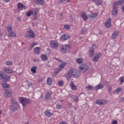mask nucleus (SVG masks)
I'll use <instances>...</instances> for the list:
<instances>
[{
    "instance_id": "nucleus-1",
    "label": "nucleus",
    "mask_w": 124,
    "mask_h": 124,
    "mask_svg": "<svg viewBox=\"0 0 124 124\" xmlns=\"http://www.w3.org/2000/svg\"><path fill=\"white\" fill-rule=\"evenodd\" d=\"M38 13H39V9L36 8L33 11L30 10L26 13V15L27 17H31V16L32 15L33 20L36 21V20H37V14H38Z\"/></svg>"
},
{
    "instance_id": "nucleus-2",
    "label": "nucleus",
    "mask_w": 124,
    "mask_h": 124,
    "mask_svg": "<svg viewBox=\"0 0 124 124\" xmlns=\"http://www.w3.org/2000/svg\"><path fill=\"white\" fill-rule=\"evenodd\" d=\"M19 100L23 107H27L28 104H30V103H31V101L27 98L20 97L19 98Z\"/></svg>"
},
{
    "instance_id": "nucleus-3",
    "label": "nucleus",
    "mask_w": 124,
    "mask_h": 124,
    "mask_svg": "<svg viewBox=\"0 0 124 124\" xmlns=\"http://www.w3.org/2000/svg\"><path fill=\"white\" fill-rule=\"evenodd\" d=\"M11 102L13 103V105L10 106V111H14L15 110H17V107H19L20 105L18 104L17 101H16L15 100L12 99Z\"/></svg>"
},
{
    "instance_id": "nucleus-4",
    "label": "nucleus",
    "mask_w": 124,
    "mask_h": 124,
    "mask_svg": "<svg viewBox=\"0 0 124 124\" xmlns=\"http://www.w3.org/2000/svg\"><path fill=\"white\" fill-rule=\"evenodd\" d=\"M7 31L9 33L8 34V36H9V37H15L16 36V33L13 32L12 31V26H8L7 27Z\"/></svg>"
},
{
    "instance_id": "nucleus-5",
    "label": "nucleus",
    "mask_w": 124,
    "mask_h": 124,
    "mask_svg": "<svg viewBox=\"0 0 124 124\" xmlns=\"http://www.w3.org/2000/svg\"><path fill=\"white\" fill-rule=\"evenodd\" d=\"M97 46L95 45H92V47H91L89 50V53H88V56L90 58H93V56H94V48L96 49L97 48Z\"/></svg>"
},
{
    "instance_id": "nucleus-6",
    "label": "nucleus",
    "mask_w": 124,
    "mask_h": 124,
    "mask_svg": "<svg viewBox=\"0 0 124 124\" xmlns=\"http://www.w3.org/2000/svg\"><path fill=\"white\" fill-rule=\"evenodd\" d=\"M89 68V67L88 65L83 63L79 66L78 69L79 71L81 72V73H84V72H86V71H87Z\"/></svg>"
},
{
    "instance_id": "nucleus-7",
    "label": "nucleus",
    "mask_w": 124,
    "mask_h": 124,
    "mask_svg": "<svg viewBox=\"0 0 124 124\" xmlns=\"http://www.w3.org/2000/svg\"><path fill=\"white\" fill-rule=\"evenodd\" d=\"M49 45L52 49H58L59 48V42L56 40L50 41Z\"/></svg>"
},
{
    "instance_id": "nucleus-8",
    "label": "nucleus",
    "mask_w": 124,
    "mask_h": 124,
    "mask_svg": "<svg viewBox=\"0 0 124 124\" xmlns=\"http://www.w3.org/2000/svg\"><path fill=\"white\" fill-rule=\"evenodd\" d=\"M25 35L27 38H31V39L35 37V34L32 30L27 31Z\"/></svg>"
},
{
    "instance_id": "nucleus-9",
    "label": "nucleus",
    "mask_w": 124,
    "mask_h": 124,
    "mask_svg": "<svg viewBox=\"0 0 124 124\" xmlns=\"http://www.w3.org/2000/svg\"><path fill=\"white\" fill-rule=\"evenodd\" d=\"M108 103V101L106 100L98 99L95 101V104H98L100 106H102V105H105V104H107Z\"/></svg>"
},
{
    "instance_id": "nucleus-10",
    "label": "nucleus",
    "mask_w": 124,
    "mask_h": 124,
    "mask_svg": "<svg viewBox=\"0 0 124 124\" xmlns=\"http://www.w3.org/2000/svg\"><path fill=\"white\" fill-rule=\"evenodd\" d=\"M66 65V63L65 62H63L62 64L59 65V67L56 69V71H55V73H58L62 70L64 68V66Z\"/></svg>"
},
{
    "instance_id": "nucleus-11",
    "label": "nucleus",
    "mask_w": 124,
    "mask_h": 124,
    "mask_svg": "<svg viewBox=\"0 0 124 124\" xmlns=\"http://www.w3.org/2000/svg\"><path fill=\"white\" fill-rule=\"evenodd\" d=\"M73 74V70L72 69H70L68 70V73L65 75V78L69 81L70 80V78H71V76H72Z\"/></svg>"
},
{
    "instance_id": "nucleus-12",
    "label": "nucleus",
    "mask_w": 124,
    "mask_h": 124,
    "mask_svg": "<svg viewBox=\"0 0 124 124\" xmlns=\"http://www.w3.org/2000/svg\"><path fill=\"white\" fill-rule=\"evenodd\" d=\"M70 48H71V47L67 45H63V46H61L62 52L64 54H65V53H67V49H70Z\"/></svg>"
},
{
    "instance_id": "nucleus-13",
    "label": "nucleus",
    "mask_w": 124,
    "mask_h": 124,
    "mask_svg": "<svg viewBox=\"0 0 124 124\" xmlns=\"http://www.w3.org/2000/svg\"><path fill=\"white\" fill-rule=\"evenodd\" d=\"M102 55V54H101V53L96 54L94 55V57L93 58V62H97V61H98V60H99V59L101 58Z\"/></svg>"
},
{
    "instance_id": "nucleus-14",
    "label": "nucleus",
    "mask_w": 124,
    "mask_h": 124,
    "mask_svg": "<svg viewBox=\"0 0 124 124\" xmlns=\"http://www.w3.org/2000/svg\"><path fill=\"white\" fill-rule=\"evenodd\" d=\"M3 71L5 72V73H14V71H13V70L7 67L3 68Z\"/></svg>"
},
{
    "instance_id": "nucleus-15",
    "label": "nucleus",
    "mask_w": 124,
    "mask_h": 124,
    "mask_svg": "<svg viewBox=\"0 0 124 124\" xmlns=\"http://www.w3.org/2000/svg\"><path fill=\"white\" fill-rule=\"evenodd\" d=\"M111 18H108L105 23V26L108 29L109 28H111Z\"/></svg>"
},
{
    "instance_id": "nucleus-16",
    "label": "nucleus",
    "mask_w": 124,
    "mask_h": 124,
    "mask_svg": "<svg viewBox=\"0 0 124 124\" xmlns=\"http://www.w3.org/2000/svg\"><path fill=\"white\" fill-rule=\"evenodd\" d=\"M72 76L75 78H78V77H80V74H79V72L77 70H73Z\"/></svg>"
},
{
    "instance_id": "nucleus-17",
    "label": "nucleus",
    "mask_w": 124,
    "mask_h": 124,
    "mask_svg": "<svg viewBox=\"0 0 124 124\" xmlns=\"http://www.w3.org/2000/svg\"><path fill=\"white\" fill-rule=\"evenodd\" d=\"M124 3V0H119L118 1H115L113 2V5L117 6V5L121 6L123 5Z\"/></svg>"
},
{
    "instance_id": "nucleus-18",
    "label": "nucleus",
    "mask_w": 124,
    "mask_h": 124,
    "mask_svg": "<svg viewBox=\"0 0 124 124\" xmlns=\"http://www.w3.org/2000/svg\"><path fill=\"white\" fill-rule=\"evenodd\" d=\"M70 85L72 91H77V85H76L73 81H71Z\"/></svg>"
},
{
    "instance_id": "nucleus-19",
    "label": "nucleus",
    "mask_w": 124,
    "mask_h": 124,
    "mask_svg": "<svg viewBox=\"0 0 124 124\" xmlns=\"http://www.w3.org/2000/svg\"><path fill=\"white\" fill-rule=\"evenodd\" d=\"M119 35V31H114L111 35V38L112 40H115L117 37Z\"/></svg>"
},
{
    "instance_id": "nucleus-20",
    "label": "nucleus",
    "mask_w": 124,
    "mask_h": 124,
    "mask_svg": "<svg viewBox=\"0 0 124 124\" xmlns=\"http://www.w3.org/2000/svg\"><path fill=\"white\" fill-rule=\"evenodd\" d=\"M70 37V36L67 34H63L62 35L61 39L62 40H67Z\"/></svg>"
},
{
    "instance_id": "nucleus-21",
    "label": "nucleus",
    "mask_w": 124,
    "mask_h": 124,
    "mask_svg": "<svg viewBox=\"0 0 124 124\" xmlns=\"http://www.w3.org/2000/svg\"><path fill=\"white\" fill-rule=\"evenodd\" d=\"M41 51V49H40V47L37 46L34 48V52L36 55H39L40 54V51Z\"/></svg>"
},
{
    "instance_id": "nucleus-22",
    "label": "nucleus",
    "mask_w": 124,
    "mask_h": 124,
    "mask_svg": "<svg viewBox=\"0 0 124 124\" xmlns=\"http://www.w3.org/2000/svg\"><path fill=\"white\" fill-rule=\"evenodd\" d=\"M116 6H114V8L112 10V15H113L114 16H116V15H118V11H119V9H118V8H116L115 7Z\"/></svg>"
},
{
    "instance_id": "nucleus-23",
    "label": "nucleus",
    "mask_w": 124,
    "mask_h": 124,
    "mask_svg": "<svg viewBox=\"0 0 124 124\" xmlns=\"http://www.w3.org/2000/svg\"><path fill=\"white\" fill-rule=\"evenodd\" d=\"M5 95L7 97H9L11 96V95H12V92H11V91L9 90H6L5 92Z\"/></svg>"
},
{
    "instance_id": "nucleus-24",
    "label": "nucleus",
    "mask_w": 124,
    "mask_h": 124,
    "mask_svg": "<svg viewBox=\"0 0 124 124\" xmlns=\"http://www.w3.org/2000/svg\"><path fill=\"white\" fill-rule=\"evenodd\" d=\"M17 7L18 9H21V10L27 9V8L26 7V6H25V5L22 4V3H18L17 5Z\"/></svg>"
},
{
    "instance_id": "nucleus-25",
    "label": "nucleus",
    "mask_w": 124,
    "mask_h": 124,
    "mask_svg": "<svg viewBox=\"0 0 124 124\" xmlns=\"http://www.w3.org/2000/svg\"><path fill=\"white\" fill-rule=\"evenodd\" d=\"M123 91V88L121 87H119L116 88L114 91L113 92V93H116L117 94H119V93L120 92H122Z\"/></svg>"
},
{
    "instance_id": "nucleus-26",
    "label": "nucleus",
    "mask_w": 124,
    "mask_h": 124,
    "mask_svg": "<svg viewBox=\"0 0 124 124\" xmlns=\"http://www.w3.org/2000/svg\"><path fill=\"white\" fill-rule=\"evenodd\" d=\"M104 88V85L103 84H98V85L95 87V91H98V90H100Z\"/></svg>"
},
{
    "instance_id": "nucleus-27",
    "label": "nucleus",
    "mask_w": 124,
    "mask_h": 124,
    "mask_svg": "<svg viewBox=\"0 0 124 124\" xmlns=\"http://www.w3.org/2000/svg\"><path fill=\"white\" fill-rule=\"evenodd\" d=\"M81 18L83 19V21L86 22L88 20V16L85 13H82L81 14Z\"/></svg>"
},
{
    "instance_id": "nucleus-28",
    "label": "nucleus",
    "mask_w": 124,
    "mask_h": 124,
    "mask_svg": "<svg viewBox=\"0 0 124 124\" xmlns=\"http://www.w3.org/2000/svg\"><path fill=\"white\" fill-rule=\"evenodd\" d=\"M45 115L46 117H51V116H53V113L50 112V111L46 110L45 111Z\"/></svg>"
},
{
    "instance_id": "nucleus-29",
    "label": "nucleus",
    "mask_w": 124,
    "mask_h": 124,
    "mask_svg": "<svg viewBox=\"0 0 124 124\" xmlns=\"http://www.w3.org/2000/svg\"><path fill=\"white\" fill-rule=\"evenodd\" d=\"M10 79V77H9V76L4 75L3 77V78L2 80H4L5 82H7V81H9Z\"/></svg>"
},
{
    "instance_id": "nucleus-30",
    "label": "nucleus",
    "mask_w": 124,
    "mask_h": 124,
    "mask_svg": "<svg viewBox=\"0 0 124 124\" xmlns=\"http://www.w3.org/2000/svg\"><path fill=\"white\" fill-rule=\"evenodd\" d=\"M94 2L97 6H99V5H101V4H102V0H96Z\"/></svg>"
},
{
    "instance_id": "nucleus-31",
    "label": "nucleus",
    "mask_w": 124,
    "mask_h": 124,
    "mask_svg": "<svg viewBox=\"0 0 124 124\" xmlns=\"http://www.w3.org/2000/svg\"><path fill=\"white\" fill-rule=\"evenodd\" d=\"M46 83L47 85H51L53 83V79L51 78H48L46 79Z\"/></svg>"
},
{
    "instance_id": "nucleus-32",
    "label": "nucleus",
    "mask_w": 124,
    "mask_h": 124,
    "mask_svg": "<svg viewBox=\"0 0 124 124\" xmlns=\"http://www.w3.org/2000/svg\"><path fill=\"white\" fill-rule=\"evenodd\" d=\"M97 16H98V13L92 14L91 15H90L89 17L90 18H92V19H95V18H96Z\"/></svg>"
},
{
    "instance_id": "nucleus-33",
    "label": "nucleus",
    "mask_w": 124,
    "mask_h": 124,
    "mask_svg": "<svg viewBox=\"0 0 124 124\" xmlns=\"http://www.w3.org/2000/svg\"><path fill=\"white\" fill-rule=\"evenodd\" d=\"M2 87L3 89H8L10 86L9 84H8V83L4 82L2 84Z\"/></svg>"
},
{
    "instance_id": "nucleus-34",
    "label": "nucleus",
    "mask_w": 124,
    "mask_h": 124,
    "mask_svg": "<svg viewBox=\"0 0 124 124\" xmlns=\"http://www.w3.org/2000/svg\"><path fill=\"white\" fill-rule=\"evenodd\" d=\"M77 62L78 63V64H81L83 62L84 59L83 58H78L76 60Z\"/></svg>"
},
{
    "instance_id": "nucleus-35",
    "label": "nucleus",
    "mask_w": 124,
    "mask_h": 124,
    "mask_svg": "<svg viewBox=\"0 0 124 124\" xmlns=\"http://www.w3.org/2000/svg\"><path fill=\"white\" fill-rule=\"evenodd\" d=\"M72 98H73V100L75 101V102H79V98L77 96V95H73L72 96Z\"/></svg>"
},
{
    "instance_id": "nucleus-36",
    "label": "nucleus",
    "mask_w": 124,
    "mask_h": 124,
    "mask_svg": "<svg viewBox=\"0 0 124 124\" xmlns=\"http://www.w3.org/2000/svg\"><path fill=\"white\" fill-rule=\"evenodd\" d=\"M41 58L42 61H46L48 59V57H47V56L45 54H42L41 56Z\"/></svg>"
},
{
    "instance_id": "nucleus-37",
    "label": "nucleus",
    "mask_w": 124,
    "mask_h": 124,
    "mask_svg": "<svg viewBox=\"0 0 124 124\" xmlns=\"http://www.w3.org/2000/svg\"><path fill=\"white\" fill-rule=\"evenodd\" d=\"M37 4L41 5L44 3V0H35Z\"/></svg>"
},
{
    "instance_id": "nucleus-38",
    "label": "nucleus",
    "mask_w": 124,
    "mask_h": 124,
    "mask_svg": "<svg viewBox=\"0 0 124 124\" xmlns=\"http://www.w3.org/2000/svg\"><path fill=\"white\" fill-rule=\"evenodd\" d=\"M36 68H37V66H33L31 69V72L34 74L36 73Z\"/></svg>"
},
{
    "instance_id": "nucleus-39",
    "label": "nucleus",
    "mask_w": 124,
    "mask_h": 124,
    "mask_svg": "<svg viewBox=\"0 0 124 124\" xmlns=\"http://www.w3.org/2000/svg\"><path fill=\"white\" fill-rule=\"evenodd\" d=\"M63 80H59L58 82V84L59 87H62V86H63Z\"/></svg>"
},
{
    "instance_id": "nucleus-40",
    "label": "nucleus",
    "mask_w": 124,
    "mask_h": 124,
    "mask_svg": "<svg viewBox=\"0 0 124 124\" xmlns=\"http://www.w3.org/2000/svg\"><path fill=\"white\" fill-rule=\"evenodd\" d=\"M6 63L7 66H10V65H12V64H13L12 61H7Z\"/></svg>"
},
{
    "instance_id": "nucleus-41",
    "label": "nucleus",
    "mask_w": 124,
    "mask_h": 124,
    "mask_svg": "<svg viewBox=\"0 0 124 124\" xmlns=\"http://www.w3.org/2000/svg\"><path fill=\"white\" fill-rule=\"evenodd\" d=\"M36 45H37V43H34L32 44L30 46V50H31L32 49V48H33V47H34V46H36Z\"/></svg>"
},
{
    "instance_id": "nucleus-42",
    "label": "nucleus",
    "mask_w": 124,
    "mask_h": 124,
    "mask_svg": "<svg viewBox=\"0 0 124 124\" xmlns=\"http://www.w3.org/2000/svg\"><path fill=\"white\" fill-rule=\"evenodd\" d=\"M51 97V94H50V93H46L45 95V98L46 99H48V98H50Z\"/></svg>"
},
{
    "instance_id": "nucleus-43",
    "label": "nucleus",
    "mask_w": 124,
    "mask_h": 124,
    "mask_svg": "<svg viewBox=\"0 0 124 124\" xmlns=\"http://www.w3.org/2000/svg\"><path fill=\"white\" fill-rule=\"evenodd\" d=\"M4 76V75H3V72H0V79L1 80H2V79H3Z\"/></svg>"
},
{
    "instance_id": "nucleus-44",
    "label": "nucleus",
    "mask_w": 124,
    "mask_h": 124,
    "mask_svg": "<svg viewBox=\"0 0 124 124\" xmlns=\"http://www.w3.org/2000/svg\"><path fill=\"white\" fill-rule=\"evenodd\" d=\"M86 89H87V90H93V87L92 85H88L86 87Z\"/></svg>"
},
{
    "instance_id": "nucleus-45",
    "label": "nucleus",
    "mask_w": 124,
    "mask_h": 124,
    "mask_svg": "<svg viewBox=\"0 0 124 124\" xmlns=\"http://www.w3.org/2000/svg\"><path fill=\"white\" fill-rule=\"evenodd\" d=\"M62 107V106L61 104L56 105V108L58 109H61Z\"/></svg>"
},
{
    "instance_id": "nucleus-46",
    "label": "nucleus",
    "mask_w": 124,
    "mask_h": 124,
    "mask_svg": "<svg viewBox=\"0 0 124 124\" xmlns=\"http://www.w3.org/2000/svg\"><path fill=\"white\" fill-rule=\"evenodd\" d=\"M120 82L121 83H124V77H122L120 78Z\"/></svg>"
},
{
    "instance_id": "nucleus-47",
    "label": "nucleus",
    "mask_w": 124,
    "mask_h": 124,
    "mask_svg": "<svg viewBox=\"0 0 124 124\" xmlns=\"http://www.w3.org/2000/svg\"><path fill=\"white\" fill-rule=\"evenodd\" d=\"M64 28H65V29H67V30H69L70 29V26L67 25H65L64 26Z\"/></svg>"
},
{
    "instance_id": "nucleus-48",
    "label": "nucleus",
    "mask_w": 124,
    "mask_h": 124,
    "mask_svg": "<svg viewBox=\"0 0 124 124\" xmlns=\"http://www.w3.org/2000/svg\"><path fill=\"white\" fill-rule=\"evenodd\" d=\"M33 84L32 83L30 82L29 84L28 85V87H32Z\"/></svg>"
},
{
    "instance_id": "nucleus-49",
    "label": "nucleus",
    "mask_w": 124,
    "mask_h": 124,
    "mask_svg": "<svg viewBox=\"0 0 124 124\" xmlns=\"http://www.w3.org/2000/svg\"><path fill=\"white\" fill-rule=\"evenodd\" d=\"M108 91L109 92V93H111V91H112V88L111 87H108Z\"/></svg>"
},
{
    "instance_id": "nucleus-50",
    "label": "nucleus",
    "mask_w": 124,
    "mask_h": 124,
    "mask_svg": "<svg viewBox=\"0 0 124 124\" xmlns=\"http://www.w3.org/2000/svg\"><path fill=\"white\" fill-rule=\"evenodd\" d=\"M65 0H59V2H60V3L64 2Z\"/></svg>"
},
{
    "instance_id": "nucleus-51",
    "label": "nucleus",
    "mask_w": 124,
    "mask_h": 124,
    "mask_svg": "<svg viewBox=\"0 0 124 124\" xmlns=\"http://www.w3.org/2000/svg\"><path fill=\"white\" fill-rule=\"evenodd\" d=\"M56 60H57V61H59V62H62V60H59L58 59H56Z\"/></svg>"
},
{
    "instance_id": "nucleus-52",
    "label": "nucleus",
    "mask_w": 124,
    "mask_h": 124,
    "mask_svg": "<svg viewBox=\"0 0 124 124\" xmlns=\"http://www.w3.org/2000/svg\"><path fill=\"white\" fill-rule=\"evenodd\" d=\"M10 0H4V1H5L6 2H8V1H10Z\"/></svg>"
},
{
    "instance_id": "nucleus-53",
    "label": "nucleus",
    "mask_w": 124,
    "mask_h": 124,
    "mask_svg": "<svg viewBox=\"0 0 124 124\" xmlns=\"http://www.w3.org/2000/svg\"><path fill=\"white\" fill-rule=\"evenodd\" d=\"M69 106H72V104H71V103H69Z\"/></svg>"
},
{
    "instance_id": "nucleus-54",
    "label": "nucleus",
    "mask_w": 124,
    "mask_h": 124,
    "mask_svg": "<svg viewBox=\"0 0 124 124\" xmlns=\"http://www.w3.org/2000/svg\"><path fill=\"white\" fill-rule=\"evenodd\" d=\"M1 113H2V110H0V115H1Z\"/></svg>"
},
{
    "instance_id": "nucleus-55",
    "label": "nucleus",
    "mask_w": 124,
    "mask_h": 124,
    "mask_svg": "<svg viewBox=\"0 0 124 124\" xmlns=\"http://www.w3.org/2000/svg\"><path fill=\"white\" fill-rule=\"evenodd\" d=\"M95 0H92V1L93 2H94V1H95Z\"/></svg>"
},
{
    "instance_id": "nucleus-56",
    "label": "nucleus",
    "mask_w": 124,
    "mask_h": 124,
    "mask_svg": "<svg viewBox=\"0 0 124 124\" xmlns=\"http://www.w3.org/2000/svg\"><path fill=\"white\" fill-rule=\"evenodd\" d=\"M1 36H2V35H1V33H0V37H1Z\"/></svg>"
},
{
    "instance_id": "nucleus-57",
    "label": "nucleus",
    "mask_w": 124,
    "mask_h": 124,
    "mask_svg": "<svg viewBox=\"0 0 124 124\" xmlns=\"http://www.w3.org/2000/svg\"><path fill=\"white\" fill-rule=\"evenodd\" d=\"M70 0H67V2H69Z\"/></svg>"
},
{
    "instance_id": "nucleus-58",
    "label": "nucleus",
    "mask_w": 124,
    "mask_h": 124,
    "mask_svg": "<svg viewBox=\"0 0 124 124\" xmlns=\"http://www.w3.org/2000/svg\"><path fill=\"white\" fill-rule=\"evenodd\" d=\"M62 15H63L62 13H61V14H60V16H62Z\"/></svg>"
},
{
    "instance_id": "nucleus-59",
    "label": "nucleus",
    "mask_w": 124,
    "mask_h": 124,
    "mask_svg": "<svg viewBox=\"0 0 124 124\" xmlns=\"http://www.w3.org/2000/svg\"><path fill=\"white\" fill-rule=\"evenodd\" d=\"M122 100H124V97L122 98Z\"/></svg>"
},
{
    "instance_id": "nucleus-60",
    "label": "nucleus",
    "mask_w": 124,
    "mask_h": 124,
    "mask_svg": "<svg viewBox=\"0 0 124 124\" xmlns=\"http://www.w3.org/2000/svg\"><path fill=\"white\" fill-rule=\"evenodd\" d=\"M60 101H61V102H62V100H61Z\"/></svg>"
},
{
    "instance_id": "nucleus-61",
    "label": "nucleus",
    "mask_w": 124,
    "mask_h": 124,
    "mask_svg": "<svg viewBox=\"0 0 124 124\" xmlns=\"http://www.w3.org/2000/svg\"><path fill=\"white\" fill-rule=\"evenodd\" d=\"M29 124V123H27L26 124Z\"/></svg>"
}]
</instances>
